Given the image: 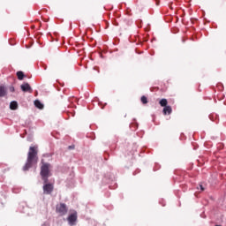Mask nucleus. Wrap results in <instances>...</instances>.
Segmentation results:
<instances>
[{
	"instance_id": "1",
	"label": "nucleus",
	"mask_w": 226,
	"mask_h": 226,
	"mask_svg": "<svg viewBox=\"0 0 226 226\" xmlns=\"http://www.w3.org/2000/svg\"><path fill=\"white\" fill-rule=\"evenodd\" d=\"M38 163V146L30 147L28 153L26 162L23 167V170L26 172L33 167V165H36Z\"/></svg>"
},
{
	"instance_id": "2",
	"label": "nucleus",
	"mask_w": 226,
	"mask_h": 226,
	"mask_svg": "<svg viewBox=\"0 0 226 226\" xmlns=\"http://www.w3.org/2000/svg\"><path fill=\"white\" fill-rule=\"evenodd\" d=\"M41 177L44 183H49V177L52 176V173H50V168L52 166L49 162H44L43 160L41 161Z\"/></svg>"
},
{
	"instance_id": "3",
	"label": "nucleus",
	"mask_w": 226,
	"mask_h": 226,
	"mask_svg": "<svg viewBox=\"0 0 226 226\" xmlns=\"http://www.w3.org/2000/svg\"><path fill=\"white\" fill-rule=\"evenodd\" d=\"M56 211L59 216H64L68 213V207L64 203L56 205Z\"/></svg>"
},
{
	"instance_id": "4",
	"label": "nucleus",
	"mask_w": 226,
	"mask_h": 226,
	"mask_svg": "<svg viewBox=\"0 0 226 226\" xmlns=\"http://www.w3.org/2000/svg\"><path fill=\"white\" fill-rule=\"evenodd\" d=\"M42 190H43L44 195H50V193L54 192V185L49 184V182L44 183Z\"/></svg>"
},
{
	"instance_id": "5",
	"label": "nucleus",
	"mask_w": 226,
	"mask_h": 226,
	"mask_svg": "<svg viewBox=\"0 0 226 226\" xmlns=\"http://www.w3.org/2000/svg\"><path fill=\"white\" fill-rule=\"evenodd\" d=\"M67 220H68L69 225H71V226L75 225V223L77 222V212L71 214L68 216Z\"/></svg>"
},
{
	"instance_id": "6",
	"label": "nucleus",
	"mask_w": 226,
	"mask_h": 226,
	"mask_svg": "<svg viewBox=\"0 0 226 226\" xmlns=\"http://www.w3.org/2000/svg\"><path fill=\"white\" fill-rule=\"evenodd\" d=\"M20 87L23 93H33V88H31V86L29 85V83H23L20 86Z\"/></svg>"
},
{
	"instance_id": "7",
	"label": "nucleus",
	"mask_w": 226,
	"mask_h": 226,
	"mask_svg": "<svg viewBox=\"0 0 226 226\" xmlns=\"http://www.w3.org/2000/svg\"><path fill=\"white\" fill-rule=\"evenodd\" d=\"M164 116H167V114L170 115L172 114V108L170 106H165L162 110Z\"/></svg>"
},
{
	"instance_id": "8",
	"label": "nucleus",
	"mask_w": 226,
	"mask_h": 226,
	"mask_svg": "<svg viewBox=\"0 0 226 226\" xmlns=\"http://www.w3.org/2000/svg\"><path fill=\"white\" fill-rule=\"evenodd\" d=\"M10 109H11V110H17V109H19V103L15 101H12L10 103Z\"/></svg>"
},
{
	"instance_id": "9",
	"label": "nucleus",
	"mask_w": 226,
	"mask_h": 226,
	"mask_svg": "<svg viewBox=\"0 0 226 226\" xmlns=\"http://www.w3.org/2000/svg\"><path fill=\"white\" fill-rule=\"evenodd\" d=\"M6 95V88L3 86L0 87V98H3Z\"/></svg>"
},
{
	"instance_id": "10",
	"label": "nucleus",
	"mask_w": 226,
	"mask_h": 226,
	"mask_svg": "<svg viewBox=\"0 0 226 226\" xmlns=\"http://www.w3.org/2000/svg\"><path fill=\"white\" fill-rule=\"evenodd\" d=\"M34 105L37 109H43V104L39 100L34 101Z\"/></svg>"
},
{
	"instance_id": "11",
	"label": "nucleus",
	"mask_w": 226,
	"mask_h": 226,
	"mask_svg": "<svg viewBox=\"0 0 226 226\" xmlns=\"http://www.w3.org/2000/svg\"><path fill=\"white\" fill-rule=\"evenodd\" d=\"M17 77L19 80H24V72L22 71H19L17 72Z\"/></svg>"
},
{
	"instance_id": "12",
	"label": "nucleus",
	"mask_w": 226,
	"mask_h": 226,
	"mask_svg": "<svg viewBox=\"0 0 226 226\" xmlns=\"http://www.w3.org/2000/svg\"><path fill=\"white\" fill-rule=\"evenodd\" d=\"M159 103L161 107H167V104L169 103V102L167 101V99H162Z\"/></svg>"
},
{
	"instance_id": "13",
	"label": "nucleus",
	"mask_w": 226,
	"mask_h": 226,
	"mask_svg": "<svg viewBox=\"0 0 226 226\" xmlns=\"http://www.w3.org/2000/svg\"><path fill=\"white\" fill-rule=\"evenodd\" d=\"M141 102L143 103V105L147 104V97H146L145 95L141 96Z\"/></svg>"
},
{
	"instance_id": "14",
	"label": "nucleus",
	"mask_w": 226,
	"mask_h": 226,
	"mask_svg": "<svg viewBox=\"0 0 226 226\" xmlns=\"http://www.w3.org/2000/svg\"><path fill=\"white\" fill-rule=\"evenodd\" d=\"M9 90L11 91V93H15V87H10Z\"/></svg>"
},
{
	"instance_id": "15",
	"label": "nucleus",
	"mask_w": 226,
	"mask_h": 226,
	"mask_svg": "<svg viewBox=\"0 0 226 226\" xmlns=\"http://www.w3.org/2000/svg\"><path fill=\"white\" fill-rule=\"evenodd\" d=\"M200 190H201V192H204V186H202V185H200Z\"/></svg>"
},
{
	"instance_id": "16",
	"label": "nucleus",
	"mask_w": 226,
	"mask_h": 226,
	"mask_svg": "<svg viewBox=\"0 0 226 226\" xmlns=\"http://www.w3.org/2000/svg\"><path fill=\"white\" fill-rule=\"evenodd\" d=\"M69 149H73V147H69Z\"/></svg>"
}]
</instances>
